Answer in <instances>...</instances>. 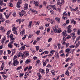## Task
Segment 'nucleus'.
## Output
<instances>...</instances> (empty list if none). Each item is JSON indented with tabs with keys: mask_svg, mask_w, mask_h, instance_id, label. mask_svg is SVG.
Returning a JSON list of instances; mask_svg holds the SVG:
<instances>
[{
	"mask_svg": "<svg viewBox=\"0 0 80 80\" xmlns=\"http://www.w3.org/2000/svg\"><path fill=\"white\" fill-rule=\"evenodd\" d=\"M22 54L23 55L22 56V58H23V57H28L29 55L28 52L27 51L23 52Z\"/></svg>",
	"mask_w": 80,
	"mask_h": 80,
	"instance_id": "nucleus-1",
	"label": "nucleus"
},
{
	"mask_svg": "<svg viewBox=\"0 0 80 80\" xmlns=\"http://www.w3.org/2000/svg\"><path fill=\"white\" fill-rule=\"evenodd\" d=\"M10 39L12 41L11 42L12 43H13V42H15V37H13V35L12 34H11L10 36Z\"/></svg>",
	"mask_w": 80,
	"mask_h": 80,
	"instance_id": "nucleus-2",
	"label": "nucleus"
},
{
	"mask_svg": "<svg viewBox=\"0 0 80 80\" xmlns=\"http://www.w3.org/2000/svg\"><path fill=\"white\" fill-rule=\"evenodd\" d=\"M53 30L55 33H60L61 32H62V30L61 28H59L58 29H53Z\"/></svg>",
	"mask_w": 80,
	"mask_h": 80,
	"instance_id": "nucleus-3",
	"label": "nucleus"
},
{
	"mask_svg": "<svg viewBox=\"0 0 80 80\" xmlns=\"http://www.w3.org/2000/svg\"><path fill=\"white\" fill-rule=\"evenodd\" d=\"M25 13V12L24 10H22L21 12H19V14L20 15L21 17H22V16H23V15Z\"/></svg>",
	"mask_w": 80,
	"mask_h": 80,
	"instance_id": "nucleus-4",
	"label": "nucleus"
},
{
	"mask_svg": "<svg viewBox=\"0 0 80 80\" xmlns=\"http://www.w3.org/2000/svg\"><path fill=\"white\" fill-rule=\"evenodd\" d=\"M67 31L65 30L63 31L62 33V35L63 37H66L67 36Z\"/></svg>",
	"mask_w": 80,
	"mask_h": 80,
	"instance_id": "nucleus-5",
	"label": "nucleus"
},
{
	"mask_svg": "<svg viewBox=\"0 0 80 80\" xmlns=\"http://www.w3.org/2000/svg\"><path fill=\"white\" fill-rule=\"evenodd\" d=\"M13 65L14 66H17V65H18L19 62L17 61V60H13Z\"/></svg>",
	"mask_w": 80,
	"mask_h": 80,
	"instance_id": "nucleus-6",
	"label": "nucleus"
},
{
	"mask_svg": "<svg viewBox=\"0 0 80 80\" xmlns=\"http://www.w3.org/2000/svg\"><path fill=\"white\" fill-rule=\"evenodd\" d=\"M3 0H0V5H1L2 7L6 6V4L3 2Z\"/></svg>",
	"mask_w": 80,
	"mask_h": 80,
	"instance_id": "nucleus-7",
	"label": "nucleus"
},
{
	"mask_svg": "<svg viewBox=\"0 0 80 80\" xmlns=\"http://www.w3.org/2000/svg\"><path fill=\"white\" fill-rule=\"evenodd\" d=\"M31 62V60L30 59H27L25 62V64H27V65L28 64V63H30Z\"/></svg>",
	"mask_w": 80,
	"mask_h": 80,
	"instance_id": "nucleus-8",
	"label": "nucleus"
},
{
	"mask_svg": "<svg viewBox=\"0 0 80 80\" xmlns=\"http://www.w3.org/2000/svg\"><path fill=\"white\" fill-rule=\"evenodd\" d=\"M34 4H35L36 7H38V6H39V5H40V4H39L38 2L35 1H34Z\"/></svg>",
	"mask_w": 80,
	"mask_h": 80,
	"instance_id": "nucleus-9",
	"label": "nucleus"
},
{
	"mask_svg": "<svg viewBox=\"0 0 80 80\" xmlns=\"http://www.w3.org/2000/svg\"><path fill=\"white\" fill-rule=\"evenodd\" d=\"M39 72H41L42 74H43L44 73H45V71L42 68H40L39 69Z\"/></svg>",
	"mask_w": 80,
	"mask_h": 80,
	"instance_id": "nucleus-10",
	"label": "nucleus"
},
{
	"mask_svg": "<svg viewBox=\"0 0 80 80\" xmlns=\"http://www.w3.org/2000/svg\"><path fill=\"white\" fill-rule=\"evenodd\" d=\"M0 20L1 22H3L5 21V19L3 18V17H0Z\"/></svg>",
	"mask_w": 80,
	"mask_h": 80,
	"instance_id": "nucleus-11",
	"label": "nucleus"
},
{
	"mask_svg": "<svg viewBox=\"0 0 80 80\" xmlns=\"http://www.w3.org/2000/svg\"><path fill=\"white\" fill-rule=\"evenodd\" d=\"M25 47H24L23 46L19 48V50H25Z\"/></svg>",
	"mask_w": 80,
	"mask_h": 80,
	"instance_id": "nucleus-12",
	"label": "nucleus"
},
{
	"mask_svg": "<svg viewBox=\"0 0 80 80\" xmlns=\"http://www.w3.org/2000/svg\"><path fill=\"white\" fill-rule=\"evenodd\" d=\"M25 33V30L24 29L22 30V31L20 32V34L21 35H24Z\"/></svg>",
	"mask_w": 80,
	"mask_h": 80,
	"instance_id": "nucleus-13",
	"label": "nucleus"
},
{
	"mask_svg": "<svg viewBox=\"0 0 80 80\" xmlns=\"http://www.w3.org/2000/svg\"><path fill=\"white\" fill-rule=\"evenodd\" d=\"M78 7H76L75 9L73 8H72L71 9V11H72V12H75L77 10H78Z\"/></svg>",
	"mask_w": 80,
	"mask_h": 80,
	"instance_id": "nucleus-14",
	"label": "nucleus"
},
{
	"mask_svg": "<svg viewBox=\"0 0 80 80\" xmlns=\"http://www.w3.org/2000/svg\"><path fill=\"white\" fill-rule=\"evenodd\" d=\"M55 20L58 23H60V18L58 17L56 18H55Z\"/></svg>",
	"mask_w": 80,
	"mask_h": 80,
	"instance_id": "nucleus-15",
	"label": "nucleus"
},
{
	"mask_svg": "<svg viewBox=\"0 0 80 80\" xmlns=\"http://www.w3.org/2000/svg\"><path fill=\"white\" fill-rule=\"evenodd\" d=\"M6 37H7L6 36H5L4 38L2 39L1 42L2 43H3V42H4V41L5 40Z\"/></svg>",
	"mask_w": 80,
	"mask_h": 80,
	"instance_id": "nucleus-16",
	"label": "nucleus"
},
{
	"mask_svg": "<svg viewBox=\"0 0 80 80\" xmlns=\"http://www.w3.org/2000/svg\"><path fill=\"white\" fill-rule=\"evenodd\" d=\"M12 54L11 55V56H13V55L15 54V53L16 50L15 49H12Z\"/></svg>",
	"mask_w": 80,
	"mask_h": 80,
	"instance_id": "nucleus-17",
	"label": "nucleus"
},
{
	"mask_svg": "<svg viewBox=\"0 0 80 80\" xmlns=\"http://www.w3.org/2000/svg\"><path fill=\"white\" fill-rule=\"evenodd\" d=\"M28 4L27 3H25V7L24 8V10H27V9H28Z\"/></svg>",
	"mask_w": 80,
	"mask_h": 80,
	"instance_id": "nucleus-18",
	"label": "nucleus"
},
{
	"mask_svg": "<svg viewBox=\"0 0 80 80\" xmlns=\"http://www.w3.org/2000/svg\"><path fill=\"white\" fill-rule=\"evenodd\" d=\"M11 42H9V44L8 45V48H12V43H11Z\"/></svg>",
	"mask_w": 80,
	"mask_h": 80,
	"instance_id": "nucleus-19",
	"label": "nucleus"
},
{
	"mask_svg": "<svg viewBox=\"0 0 80 80\" xmlns=\"http://www.w3.org/2000/svg\"><path fill=\"white\" fill-rule=\"evenodd\" d=\"M80 36H79L76 39L75 41V42L74 44H75L76 43H77V42H78V40H80Z\"/></svg>",
	"mask_w": 80,
	"mask_h": 80,
	"instance_id": "nucleus-20",
	"label": "nucleus"
},
{
	"mask_svg": "<svg viewBox=\"0 0 80 80\" xmlns=\"http://www.w3.org/2000/svg\"><path fill=\"white\" fill-rule=\"evenodd\" d=\"M0 31L1 32H2H2H5V29H4V28L3 27H1L0 28Z\"/></svg>",
	"mask_w": 80,
	"mask_h": 80,
	"instance_id": "nucleus-21",
	"label": "nucleus"
},
{
	"mask_svg": "<svg viewBox=\"0 0 80 80\" xmlns=\"http://www.w3.org/2000/svg\"><path fill=\"white\" fill-rule=\"evenodd\" d=\"M37 75L39 77V78H42V75H41V74H40V72H38L37 73Z\"/></svg>",
	"mask_w": 80,
	"mask_h": 80,
	"instance_id": "nucleus-22",
	"label": "nucleus"
},
{
	"mask_svg": "<svg viewBox=\"0 0 80 80\" xmlns=\"http://www.w3.org/2000/svg\"><path fill=\"white\" fill-rule=\"evenodd\" d=\"M46 20L49 22H52V19L48 18H46L45 19Z\"/></svg>",
	"mask_w": 80,
	"mask_h": 80,
	"instance_id": "nucleus-23",
	"label": "nucleus"
},
{
	"mask_svg": "<svg viewBox=\"0 0 80 80\" xmlns=\"http://www.w3.org/2000/svg\"><path fill=\"white\" fill-rule=\"evenodd\" d=\"M17 57H20L21 55H22V52H19V53H18L17 54Z\"/></svg>",
	"mask_w": 80,
	"mask_h": 80,
	"instance_id": "nucleus-24",
	"label": "nucleus"
},
{
	"mask_svg": "<svg viewBox=\"0 0 80 80\" xmlns=\"http://www.w3.org/2000/svg\"><path fill=\"white\" fill-rule=\"evenodd\" d=\"M51 7L52 8L53 10H55L56 9V8L55 7V5H53L51 6Z\"/></svg>",
	"mask_w": 80,
	"mask_h": 80,
	"instance_id": "nucleus-25",
	"label": "nucleus"
},
{
	"mask_svg": "<svg viewBox=\"0 0 80 80\" xmlns=\"http://www.w3.org/2000/svg\"><path fill=\"white\" fill-rule=\"evenodd\" d=\"M80 42H78V43H77V44H76V48H77V47H78V46H79V45H80Z\"/></svg>",
	"mask_w": 80,
	"mask_h": 80,
	"instance_id": "nucleus-26",
	"label": "nucleus"
},
{
	"mask_svg": "<svg viewBox=\"0 0 80 80\" xmlns=\"http://www.w3.org/2000/svg\"><path fill=\"white\" fill-rule=\"evenodd\" d=\"M16 22H18L19 23H21V22H22V20L20 19H17L16 21Z\"/></svg>",
	"mask_w": 80,
	"mask_h": 80,
	"instance_id": "nucleus-27",
	"label": "nucleus"
},
{
	"mask_svg": "<svg viewBox=\"0 0 80 80\" xmlns=\"http://www.w3.org/2000/svg\"><path fill=\"white\" fill-rule=\"evenodd\" d=\"M32 25V21H30L29 23L28 27H29L30 28H31Z\"/></svg>",
	"mask_w": 80,
	"mask_h": 80,
	"instance_id": "nucleus-28",
	"label": "nucleus"
},
{
	"mask_svg": "<svg viewBox=\"0 0 80 80\" xmlns=\"http://www.w3.org/2000/svg\"><path fill=\"white\" fill-rule=\"evenodd\" d=\"M14 45L16 47H18L20 46V44H17L16 43H14Z\"/></svg>",
	"mask_w": 80,
	"mask_h": 80,
	"instance_id": "nucleus-29",
	"label": "nucleus"
},
{
	"mask_svg": "<svg viewBox=\"0 0 80 80\" xmlns=\"http://www.w3.org/2000/svg\"><path fill=\"white\" fill-rule=\"evenodd\" d=\"M2 77H3L4 79H5V78H8V76H7V75H2Z\"/></svg>",
	"mask_w": 80,
	"mask_h": 80,
	"instance_id": "nucleus-30",
	"label": "nucleus"
},
{
	"mask_svg": "<svg viewBox=\"0 0 80 80\" xmlns=\"http://www.w3.org/2000/svg\"><path fill=\"white\" fill-rule=\"evenodd\" d=\"M71 60V58H66V62H68L69 60Z\"/></svg>",
	"mask_w": 80,
	"mask_h": 80,
	"instance_id": "nucleus-31",
	"label": "nucleus"
},
{
	"mask_svg": "<svg viewBox=\"0 0 80 80\" xmlns=\"http://www.w3.org/2000/svg\"><path fill=\"white\" fill-rule=\"evenodd\" d=\"M12 15L14 17H17V13L15 12H13L12 14Z\"/></svg>",
	"mask_w": 80,
	"mask_h": 80,
	"instance_id": "nucleus-32",
	"label": "nucleus"
},
{
	"mask_svg": "<svg viewBox=\"0 0 80 80\" xmlns=\"http://www.w3.org/2000/svg\"><path fill=\"white\" fill-rule=\"evenodd\" d=\"M60 56L59 55H54V57L56 59H58V58H59V57Z\"/></svg>",
	"mask_w": 80,
	"mask_h": 80,
	"instance_id": "nucleus-33",
	"label": "nucleus"
},
{
	"mask_svg": "<svg viewBox=\"0 0 80 80\" xmlns=\"http://www.w3.org/2000/svg\"><path fill=\"white\" fill-rule=\"evenodd\" d=\"M75 45H71L69 46V48H75Z\"/></svg>",
	"mask_w": 80,
	"mask_h": 80,
	"instance_id": "nucleus-34",
	"label": "nucleus"
},
{
	"mask_svg": "<svg viewBox=\"0 0 80 80\" xmlns=\"http://www.w3.org/2000/svg\"><path fill=\"white\" fill-rule=\"evenodd\" d=\"M51 73L52 74V75H55V70H52L51 71Z\"/></svg>",
	"mask_w": 80,
	"mask_h": 80,
	"instance_id": "nucleus-35",
	"label": "nucleus"
},
{
	"mask_svg": "<svg viewBox=\"0 0 80 80\" xmlns=\"http://www.w3.org/2000/svg\"><path fill=\"white\" fill-rule=\"evenodd\" d=\"M28 74L27 73H25L24 75V78L25 79H26L27 78V77H28Z\"/></svg>",
	"mask_w": 80,
	"mask_h": 80,
	"instance_id": "nucleus-36",
	"label": "nucleus"
},
{
	"mask_svg": "<svg viewBox=\"0 0 80 80\" xmlns=\"http://www.w3.org/2000/svg\"><path fill=\"white\" fill-rule=\"evenodd\" d=\"M22 68V67L21 66L18 67L17 68V70H21Z\"/></svg>",
	"mask_w": 80,
	"mask_h": 80,
	"instance_id": "nucleus-37",
	"label": "nucleus"
},
{
	"mask_svg": "<svg viewBox=\"0 0 80 80\" xmlns=\"http://www.w3.org/2000/svg\"><path fill=\"white\" fill-rule=\"evenodd\" d=\"M66 75H70V72H68V70H67L66 71V72L65 73Z\"/></svg>",
	"mask_w": 80,
	"mask_h": 80,
	"instance_id": "nucleus-38",
	"label": "nucleus"
},
{
	"mask_svg": "<svg viewBox=\"0 0 80 80\" xmlns=\"http://www.w3.org/2000/svg\"><path fill=\"white\" fill-rule=\"evenodd\" d=\"M70 35H71L72 37H73L74 36H75V32H72L70 33Z\"/></svg>",
	"mask_w": 80,
	"mask_h": 80,
	"instance_id": "nucleus-39",
	"label": "nucleus"
},
{
	"mask_svg": "<svg viewBox=\"0 0 80 80\" xmlns=\"http://www.w3.org/2000/svg\"><path fill=\"white\" fill-rule=\"evenodd\" d=\"M58 48L60 49V48H61V45L60 44V43L59 42L58 43Z\"/></svg>",
	"mask_w": 80,
	"mask_h": 80,
	"instance_id": "nucleus-40",
	"label": "nucleus"
},
{
	"mask_svg": "<svg viewBox=\"0 0 80 80\" xmlns=\"http://www.w3.org/2000/svg\"><path fill=\"white\" fill-rule=\"evenodd\" d=\"M6 19H8L9 17H10V14H7V15L5 16Z\"/></svg>",
	"mask_w": 80,
	"mask_h": 80,
	"instance_id": "nucleus-41",
	"label": "nucleus"
},
{
	"mask_svg": "<svg viewBox=\"0 0 80 80\" xmlns=\"http://www.w3.org/2000/svg\"><path fill=\"white\" fill-rule=\"evenodd\" d=\"M17 58V56L16 55L14 56L13 58H12V60H16V59Z\"/></svg>",
	"mask_w": 80,
	"mask_h": 80,
	"instance_id": "nucleus-42",
	"label": "nucleus"
},
{
	"mask_svg": "<svg viewBox=\"0 0 80 80\" xmlns=\"http://www.w3.org/2000/svg\"><path fill=\"white\" fill-rule=\"evenodd\" d=\"M67 32L68 33H71L72 32V30L70 29H68Z\"/></svg>",
	"mask_w": 80,
	"mask_h": 80,
	"instance_id": "nucleus-43",
	"label": "nucleus"
},
{
	"mask_svg": "<svg viewBox=\"0 0 80 80\" xmlns=\"http://www.w3.org/2000/svg\"><path fill=\"white\" fill-rule=\"evenodd\" d=\"M36 51H38L39 50V46H36L35 47Z\"/></svg>",
	"mask_w": 80,
	"mask_h": 80,
	"instance_id": "nucleus-44",
	"label": "nucleus"
},
{
	"mask_svg": "<svg viewBox=\"0 0 80 80\" xmlns=\"http://www.w3.org/2000/svg\"><path fill=\"white\" fill-rule=\"evenodd\" d=\"M60 57H62L63 58H65V55L64 53H62L60 55Z\"/></svg>",
	"mask_w": 80,
	"mask_h": 80,
	"instance_id": "nucleus-45",
	"label": "nucleus"
},
{
	"mask_svg": "<svg viewBox=\"0 0 80 80\" xmlns=\"http://www.w3.org/2000/svg\"><path fill=\"white\" fill-rule=\"evenodd\" d=\"M28 67H27L26 68H24V72H26L27 71V70H28Z\"/></svg>",
	"mask_w": 80,
	"mask_h": 80,
	"instance_id": "nucleus-46",
	"label": "nucleus"
},
{
	"mask_svg": "<svg viewBox=\"0 0 80 80\" xmlns=\"http://www.w3.org/2000/svg\"><path fill=\"white\" fill-rule=\"evenodd\" d=\"M72 37L70 35H68L67 37H66L67 39H69V38H71Z\"/></svg>",
	"mask_w": 80,
	"mask_h": 80,
	"instance_id": "nucleus-47",
	"label": "nucleus"
},
{
	"mask_svg": "<svg viewBox=\"0 0 80 80\" xmlns=\"http://www.w3.org/2000/svg\"><path fill=\"white\" fill-rule=\"evenodd\" d=\"M33 36V34H30L28 36V38H31Z\"/></svg>",
	"mask_w": 80,
	"mask_h": 80,
	"instance_id": "nucleus-48",
	"label": "nucleus"
},
{
	"mask_svg": "<svg viewBox=\"0 0 80 80\" xmlns=\"http://www.w3.org/2000/svg\"><path fill=\"white\" fill-rule=\"evenodd\" d=\"M66 52L67 53H68L69 52V51H70V49L68 48L66 49Z\"/></svg>",
	"mask_w": 80,
	"mask_h": 80,
	"instance_id": "nucleus-49",
	"label": "nucleus"
},
{
	"mask_svg": "<svg viewBox=\"0 0 80 80\" xmlns=\"http://www.w3.org/2000/svg\"><path fill=\"white\" fill-rule=\"evenodd\" d=\"M62 45H65V44H66V42L65 41H62Z\"/></svg>",
	"mask_w": 80,
	"mask_h": 80,
	"instance_id": "nucleus-50",
	"label": "nucleus"
},
{
	"mask_svg": "<svg viewBox=\"0 0 80 80\" xmlns=\"http://www.w3.org/2000/svg\"><path fill=\"white\" fill-rule=\"evenodd\" d=\"M13 33L15 34L16 35H17L18 33H17V31H15L13 32Z\"/></svg>",
	"mask_w": 80,
	"mask_h": 80,
	"instance_id": "nucleus-51",
	"label": "nucleus"
},
{
	"mask_svg": "<svg viewBox=\"0 0 80 80\" xmlns=\"http://www.w3.org/2000/svg\"><path fill=\"white\" fill-rule=\"evenodd\" d=\"M49 25H50L49 23H46L45 25V27H48V26H49Z\"/></svg>",
	"mask_w": 80,
	"mask_h": 80,
	"instance_id": "nucleus-52",
	"label": "nucleus"
},
{
	"mask_svg": "<svg viewBox=\"0 0 80 80\" xmlns=\"http://www.w3.org/2000/svg\"><path fill=\"white\" fill-rule=\"evenodd\" d=\"M0 73L2 75H4L6 74V72H0Z\"/></svg>",
	"mask_w": 80,
	"mask_h": 80,
	"instance_id": "nucleus-53",
	"label": "nucleus"
},
{
	"mask_svg": "<svg viewBox=\"0 0 80 80\" xmlns=\"http://www.w3.org/2000/svg\"><path fill=\"white\" fill-rule=\"evenodd\" d=\"M63 52H64V51H63V50L62 49L61 50L59 51V53H60V54H61V53H63Z\"/></svg>",
	"mask_w": 80,
	"mask_h": 80,
	"instance_id": "nucleus-54",
	"label": "nucleus"
},
{
	"mask_svg": "<svg viewBox=\"0 0 80 80\" xmlns=\"http://www.w3.org/2000/svg\"><path fill=\"white\" fill-rule=\"evenodd\" d=\"M32 68V66H29V67H28V70L29 71H30L31 69Z\"/></svg>",
	"mask_w": 80,
	"mask_h": 80,
	"instance_id": "nucleus-55",
	"label": "nucleus"
},
{
	"mask_svg": "<svg viewBox=\"0 0 80 80\" xmlns=\"http://www.w3.org/2000/svg\"><path fill=\"white\" fill-rule=\"evenodd\" d=\"M17 28L14 27L12 29V31L14 32L15 31H16V30H17Z\"/></svg>",
	"mask_w": 80,
	"mask_h": 80,
	"instance_id": "nucleus-56",
	"label": "nucleus"
},
{
	"mask_svg": "<svg viewBox=\"0 0 80 80\" xmlns=\"http://www.w3.org/2000/svg\"><path fill=\"white\" fill-rule=\"evenodd\" d=\"M62 19H64V20H67V17L65 16V17H64V16H62Z\"/></svg>",
	"mask_w": 80,
	"mask_h": 80,
	"instance_id": "nucleus-57",
	"label": "nucleus"
},
{
	"mask_svg": "<svg viewBox=\"0 0 80 80\" xmlns=\"http://www.w3.org/2000/svg\"><path fill=\"white\" fill-rule=\"evenodd\" d=\"M50 28H48L47 29V32L48 33V32H50Z\"/></svg>",
	"mask_w": 80,
	"mask_h": 80,
	"instance_id": "nucleus-58",
	"label": "nucleus"
},
{
	"mask_svg": "<svg viewBox=\"0 0 80 80\" xmlns=\"http://www.w3.org/2000/svg\"><path fill=\"white\" fill-rule=\"evenodd\" d=\"M4 66L3 65H2L1 67H0V69L1 70H3V68H4Z\"/></svg>",
	"mask_w": 80,
	"mask_h": 80,
	"instance_id": "nucleus-59",
	"label": "nucleus"
},
{
	"mask_svg": "<svg viewBox=\"0 0 80 80\" xmlns=\"http://www.w3.org/2000/svg\"><path fill=\"white\" fill-rule=\"evenodd\" d=\"M62 15L64 16H66L67 15V13L66 12H63L62 14Z\"/></svg>",
	"mask_w": 80,
	"mask_h": 80,
	"instance_id": "nucleus-60",
	"label": "nucleus"
},
{
	"mask_svg": "<svg viewBox=\"0 0 80 80\" xmlns=\"http://www.w3.org/2000/svg\"><path fill=\"white\" fill-rule=\"evenodd\" d=\"M37 58V57H36V56H34L33 57V59L34 60H36Z\"/></svg>",
	"mask_w": 80,
	"mask_h": 80,
	"instance_id": "nucleus-61",
	"label": "nucleus"
},
{
	"mask_svg": "<svg viewBox=\"0 0 80 80\" xmlns=\"http://www.w3.org/2000/svg\"><path fill=\"white\" fill-rule=\"evenodd\" d=\"M23 75H24V73H20V77L22 78L23 77Z\"/></svg>",
	"mask_w": 80,
	"mask_h": 80,
	"instance_id": "nucleus-62",
	"label": "nucleus"
},
{
	"mask_svg": "<svg viewBox=\"0 0 80 80\" xmlns=\"http://www.w3.org/2000/svg\"><path fill=\"white\" fill-rule=\"evenodd\" d=\"M26 37H27V35H24V37L22 38V40H25V39L26 38Z\"/></svg>",
	"mask_w": 80,
	"mask_h": 80,
	"instance_id": "nucleus-63",
	"label": "nucleus"
},
{
	"mask_svg": "<svg viewBox=\"0 0 80 80\" xmlns=\"http://www.w3.org/2000/svg\"><path fill=\"white\" fill-rule=\"evenodd\" d=\"M60 8H56L55 10H56L57 11H60Z\"/></svg>",
	"mask_w": 80,
	"mask_h": 80,
	"instance_id": "nucleus-64",
	"label": "nucleus"
}]
</instances>
